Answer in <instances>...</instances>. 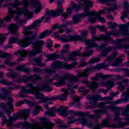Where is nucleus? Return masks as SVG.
Listing matches in <instances>:
<instances>
[{"label": "nucleus", "instance_id": "48", "mask_svg": "<svg viewBox=\"0 0 129 129\" xmlns=\"http://www.w3.org/2000/svg\"><path fill=\"white\" fill-rule=\"evenodd\" d=\"M79 92H82V93H84V94H86L87 92H89V90H86L84 87H82L79 89Z\"/></svg>", "mask_w": 129, "mask_h": 129}, {"label": "nucleus", "instance_id": "46", "mask_svg": "<svg viewBox=\"0 0 129 129\" xmlns=\"http://www.w3.org/2000/svg\"><path fill=\"white\" fill-rule=\"evenodd\" d=\"M10 55L11 54L10 53H7L4 52L3 51H0V57L1 58H5V57H10Z\"/></svg>", "mask_w": 129, "mask_h": 129}, {"label": "nucleus", "instance_id": "4", "mask_svg": "<svg viewBox=\"0 0 129 129\" xmlns=\"http://www.w3.org/2000/svg\"><path fill=\"white\" fill-rule=\"evenodd\" d=\"M1 107L3 109L4 111L8 114L9 116V119H7L6 117H3L2 119L3 123H6L8 126H12L13 125V122H15L17 119H19L20 117L21 118H24V120L27 119L29 114H30V109L24 110L21 111L18 114H14L13 116H10L11 114V111L10 109L6 106L5 103H2L1 104Z\"/></svg>", "mask_w": 129, "mask_h": 129}, {"label": "nucleus", "instance_id": "53", "mask_svg": "<svg viewBox=\"0 0 129 129\" xmlns=\"http://www.w3.org/2000/svg\"><path fill=\"white\" fill-rule=\"evenodd\" d=\"M18 40V38L14 37H11L9 39V42L11 44H14V43H16V41Z\"/></svg>", "mask_w": 129, "mask_h": 129}, {"label": "nucleus", "instance_id": "17", "mask_svg": "<svg viewBox=\"0 0 129 129\" xmlns=\"http://www.w3.org/2000/svg\"><path fill=\"white\" fill-rule=\"evenodd\" d=\"M92 82L89 83L87 80H84L83 83L86 84L87 87H89L92 92H95L97 89V76L91 78Z\"/></svg>", "mask_w": 129, "mask_h": 129}, {"label": "nucleus", "instance_id": "16", "mask_svg": "<svg viewBox=\"0 0 129 129\" xmlns=\"http://www.w3.org/2000/svg\"><path fill=\"white\" fill-rule=\"evenodd\" d=\"M116 56H117V53L116 52H114L112 54H111L110 56H108L106 58L105 61L109 62V64H110V65L112 66H120L121 63L122 62V58L121 57H119L117 59H114ZM113 60L115 61L114 62H112Z\"/></svg>", "mask_w": 129, "mask_h": 129}, {"label": "nucleus", "instance_id": "12", "mask_svg": "<svg viewBox=\"0 0 129 129\" xmlns=\"http://www.w3.org/2000/svg\"><path fill=\"white\" fill-rule=\"evenodd\" d=\"M106 47V44H102L101 46L99 47V50L101 52V54L102 56H103L104 57H105V56H107V54L108 53H110L112 50H115L116 49H122L123 48H124V49H129V45L128 44H121L118 45L116 46H109L107 48H105Z\"/></svg>", "mask_w": 129, "mask_h": 129}, {"label": "nucleus", "instance_id": "62", "mask_svg": "<svg viewBox=\"0 0 129 129\" xmlns=\"http://www.w3.org/2000/svg\"><path fill=\"white\" fill-rule=\"evenodd\" d=\"M52 41L49 40L46 44L47 48H50L52 47Z\"/></svg>", "mask_w": 129, "mask_h": 129}, {"label": "nucleus", "instance_id": "64", "mask_svg": "<svg viewBox=\"0 0 129 129\" xmlns=\"http://www.w3.org/2000/svg\"><path fill=\"white\" fill-rule=\"evenodd\" d=\"M124 8L128 10L129 9V3L128 2H124Z\"/></svg>", "mask_w": 129, "mask_h": 129}, {"label": "nucleus", "instance_id": "27", "mask_svg": "<svg viewBox=\"0 0 129 129\" xmlns=\"http://www.w3.org/2000/svg\"><path fill=\"white\" fill-rule=\"evenodd\" d=\"M19 29V25L18 24H10L8 26V30L11 33V34H14L15 36L18 35V29Z\"/></svg>", "mask_w": 129, "mask_h": 129}, {"label": "nucleus", "instance_id": "7", "mask_svg": "<svg viewBox=\"0 0 129 129\" xmlns=\"http://www.w3.org/2000/svg\"><path fill=\"white\" fill-rule=\"evenodd\" d=\"M22 126L26 128L31 129H52L54 124L48 122L46 118L41 119V121L39 123L34 124L29 123L28 121H25L21 123Z\"/></svg>", "mask_w": 129, "mask_h": 129}, {"label": "nucleus", "instance_id": "11", "mask_svg": "<svg viewBox=\"0 0 129 129\" xmlns=\"http://www.w3.org/2000/svg\"><path fill=\"white\" fill-rule=\"evenodd\" d=\"M96 29H97V26L89 27V30L92 34V39L85 41V43L87 45L86 50H90L91 48H96L97 47V44L94 43V42L97 41V37L94 35L96 34Z\"/></svg>", "mask_w": 129, "mask_h": 129}, {"label": "nucleus", "instance_id": "9", "mask_svg": "<svg viewBox=\"0 0 129 129\" xmlns=\"http://www.w3.org/2000/svg\"><path fill=\"white\" fill-rule=\"evenodd\" d=\"M13 8H16V11L19 15L24 14V16H29L32 13L28 11L27 8L29 6V1L23 0L22 2H19V0H15L14 4H10Z\"/></svg>", "mask_w": 129, "mask_h": 129}, {"label": "nucleus", "instance_id": "8", "mask_svg": "<svg viewBox=\"0 0 129 129\" xmlns=\"http://www.w3.org/2000/svg\"><path fill=\"white\" fill-rule=\"evenodd\" d=\"M78 78H80V77H78V74L77 76H75L73 75H70V73H68L66 74L65 76L61 77L59 79V81L56 83L55 85H56V86H62V85H64V84H65L66 80H67V79H69L68 87H70V88H72V89H74L75 88L76 89L78 88V85H72L71 84H73L75 82H77Z\"/></svg>", "mask_w": 129, "mask_h": 129}, {"label": "nucleus", "instance_id": "44", "mask_svg": "<svg viewBox=\"0 0 129 129\" xmlns=\"http://www.w3.org/2000/svg\"><path fill=\"white\" fill-rule=\"evenodd\" d=\"M19 16H21V14L19 15V13H18V14H17V16H16V17L15 19V21L20 22V23L21 24V25H22V24H25V23H26V22H27V20H21V19H20V18H19Z\"/></svg>", "mask_w": 129, "mask_h": 129}, {"label": "nucleus", "instance_id": "34", "mask_svg": "<svg viewBox=\"0 0 129 129\" xmlns=\"http://www.w3.org/2000/svg\"><path fill=\"white\" fill-rule=\"evenodd\" d=\"M115 0H99V2L100 4H104V5H107L109 7L113 6V4L110 3L111 2H114Z\"/></svg>", "mask_w": 129, "mask_h": 129}, {"label": "nucleus", "instance_id": "18", "mask_svg": "<svg viewBox=\"0 0 129 129\" xmlns=\"http://www.w3.org/2000/svg\"><path fill=\"white\" fill-rule=\"evenodd\" d=\"M60 41H62V42H64L66 43H67L68 42H70L71 41H84L83 37H81L79 35H62L61 37L60 38Z\"/></svg>", "mask_w": 129, "mask_h": 129}, {"label": "nucleus", "instance_id": "25", "mask_svg": "<svg viewBox=\"0 0 129 129\" xmlns=\"http://www.w3.org/2000/svg\"><path fill=\"white\" fill-rule=\"evenodd\" d=\"M30 4L34 7H36V9L35 10V13L37 14L39 13L41 10H42V6L41 4H39V1L38 0H30Z\"/></svg>", "mask_w": 129, "mask_h": 129}, {"label": "nucleus", "instance_id": "14", "mask_svg": "<svg viewBox=\"0 0 129 129\" xmlns=\"http://www.w3.org/2000/svg\"><path fill=\"white\" fill-rule=\"evenodd\" d=\"M63 3L64 0H58V9L50 12L47 11L46 13L47 16H50V17H53L54 18H55L56 17H58V16H59V15H61V14H62V13H63V11H64V9H63V8L62 7V4H63Z\"/></svg>", "mask_w": 129, "mask_h": 129}, {"label": "nucleus", "instance_id": "42", "mask_svg": "<svg viewBox=\"0 0 129 129\" xmlns=\"http://www.w3.org/2000/svg\"><path fill=\"white\" fill-rule=\"evenodd\" d=\"M0 83H2V84H5V85H8V86H10L13 84L12 82H11L6 79H3L1 81H0Z\"/></svg>", "mask_w": 129, "mask_h": 129}, {"label": "nucleus", "instance_id": "5", "mask_svg": "<svg viewBox=\"0 0 129 129\" xmlns=\"http://www.w3.org/2000/svg\"><path fill=\"white\" fill-rule=\"evenodd\" d=\"M1 107L3 109L4 111L8 114L9 116V119H7L6 117H3L2 119L3 123H6L8 126H12L13 125V122H15L17 119H19L20 117L21 118H24V120L27 119L29 114H30V109L24 110L21 111L18 114H14L13 116H10L11 114V111L10 109L6 106L5 103H2L1 104Z\"/></svg>", "mask_w": 129, "mask_h": 129}, {"label": "nucleus", "instance_id": "32", "mask_svg": "<svg viewBox=\"0 0 129 129\" xmlns=\"http://www.w3.org/2000/svg\"><path fill=\"white\" fill-rule=\"evenodd\" d=\"M26 79L32 81L33 83H36V80H41L42 77L38 75L30 76L26 78Z\"/></svg>", "mask_w": 129, "mask_h": 129}, {"label": "nucleus", "instance_id": "6", "mask_svg": "<svg viewBox=\"0 0 129 129\" xmlns=\"http://www.w3.org/2000/svg\"><path fill=\"white\" fill-rule=\"evenodd\" d=\"M90 9H84V13L76 14L73 17V21L74 23L76 25L78 23H80L81 21V18L83 19L85 18V17H89V22L91 24H94L97 20V12L94 11L89 12Z\"/></svg>", "mask_w": 129, "mask_h": 129}, {"label": "nucleus", "instance_id": "37", "mask_svg": "<svg viewBox=\"0 0 129 129\" xmlns=\"http://www.w3.org/2000/svg\"><path fill=\"white\" fill-rule=\"evenodd\" d=\"M58 78H59V81H60V78H61V77L59 78V75H55L54 77H53V78L50 79L48 81H46V83L44 84V85H48L50 84V83L52 82V81H53L54 80H56V79H58Z\"/></svg>", "mask_w": 129, "mask_h": 129}, {"label": "nucleus", "instance_id": "22", "mask_svg": "<svg viewBox=\"0 0 129 129\" xmlns=\"http://www.w3.org/2000/svg\"><path fill=\"white\" fill-rule=\"evenodd\" d=\"M15 14H16V11L13 10L12 8H9L8 15L4 18L3 20L0 19L1 21H3V23L0 22L1 26L4 24V22H6V23H9V22H11V18H14Z\"/></svg>", "mask_w": 129, "mask_h": 129}, {"label": "nucleus", "instance_id": "36", "mask_svg": "<svg viewBox=\"0 0 129 129\" xmlns=\"http://www.w3.org/2000/svg\"><path fill=\"white\" fill-rule=\"evenodd\" d=\"M27 103H28L29 105H30V106H35L36 108L38 109V110H42V107L37 106V104H36L35 102L27 101Z\"/></svg>", "mask_w": 129, "mask_h": 129}, {"label": "nucleus", "instance_id": "10", "mask_svg": "<svg viewBox=\"0 0 129 129\" xmlns=\"http://www.w3.org/2000/svg\"><path fill=\"white\" fill-rule=\"evenodd\" d=\"M76 65H77V62H76V61H74V63L70 64L65 63L62 61H57L56 62L52 63L51 68L47 69L46 71L48 74H53V73H55L56 71H57V69L66 68V69L70 70V69H72Z\"/></svg>", "mask_w": 129, "mask_h": 129}, {"label": "nucleus", "instance_id": "1", "mask_svg": "<svg viewBox=\"0 0 129 129\" xmlns=\"http://www.w3.org/2000/svg\"><path fill=\"white\" fill-rule=\"evenodd\" d=\"M44 19L45 16H43L42 17L41 20L35 21L28 28H25L24 29L23 32L24 35L27 37L32 36L31 37H25L23 40L18 41V44H19L22 48H26V47H28L30 44H32L33 50L29 51V55H30V56H36L37 54H39L42 52L41 47L42 46V45L44 44V41L43 40H39L36 42H32L31 41L36 39V37H37V32L30 31L28 30L30 29H35V28L38 27V25L40 23H42Z\"/></svg>", "mask_w": 129, "mask_h": 129}, {"label": "nucleus", "instance_id": "28", "mask_svg": "<svg viewBox=\"0 0 129 129\" xmlns=\"http://www.w3.org/2000/svg\"><path fill=\"white\" fill-rule=\"evenodd\" d=\"M90 104L91 107L87 106L90 108H95L97 106V95H95L91 97Z\"/></svg>", "mask_w": 129, "mask_h": 129}, {"label": "nucleus", "instance_id": "30", "mask_svg": "<svg viewBox=\"0 0 129 129\" xmlns=\"http://www.w3.org/2000/svg\"><path fill=\"white\" fill-rule=\"evenodd\" d=\"M110 35H116V33L114 32H111V33H108L105 35L101 34L100 38H97V41H100V40H104V41H107L108 38L110 37Z\"/></svg>", "mask_w": 129, "mask_h": 129}, {"label": "nucleus", "instance_id": "54", "mask_svg": "<svg viewBox=\"0 0 129 129\" xmlns=\"http://www.w3.org/2000/svg\"><path fill=\"white\" fill-rule=\"evenodd\" d=\"M112 99H113V98L111 97H105L103 98L102 100H108V102H107L106 103H111V102H110V101L112 100Z\"/></svg>", "mask_w": 129, "mask_h": 129}, {"label": "nucleus", "instance_id": "40", "mask_svg": "<svg viewBox=\"0 0 129 129\" xmlns=\"http://www.w3.org/2000/svg\"><path fill=\"white\" fill-rule=\"evenodd\" d=\"M69 90H70L71 93H72V94H75V91L73 90V89H72L70 87H68V89H67L66 90H65V89H61V91H65L66 94H69V93L68 92Z\"/></svg>", "mask_w": 129, "mask_h": 129}, {"label": "nucleus", "instance_id": "63", "mask_svg": "<svg viewBox=\"0 0 129 129\" xmlns=\"http://www.w3.org/2000/svg\"><path fill=\"white\" fill-rule=\"evenodd\" d=\"M107 18L110 20V21H113L114 20V18H113V16L111 15V14H108L107 15Z\"/></svg>", "mask_w": 129, "mask_h": 129}, {"label": "nucleus", "instance_id": "41", "mask_svg": "<svg viewBox=\"0 0 129 129\" xmlns=\"http://www.w3.org/2000/svg\"><path fill=\"white\" fill-rule=\"evenodd\" d=\"M18 54H20L22 58H24V57H26V56H27L28 52H27L25 50H20L18 51V53H15L16 55H18Z\"/></svg>", "mask_w": 129, "mask_h": 129}, {"label": "nucleus", "instance_id": "13", "mask_svg": "<svg viewBox=\"0 0 129 129\" xmlns=\"http://www.w3.org/2000/svg\"><path fill=\"white\" fill-rule=\"evenodd\" d=\"M93 54V50H86L83 53H81V51L80 50H78L76 52H71L70 55L69 57L67 59H64V61H75V60H77V58H76V56H79L80 57H89L91 56Z\"/></svg>", "mask_w": 129, "mask_h": 129}, {"label": "nucleus", "instance_id": "43", "mask_svg": "<svg viewBox=\"0 0 129 129\" xmlns=\"http://www.w3.org/2000/svg\"><path fill=\"white\" fill-rule=\"evenodd\" d=\"M72 9L75 10V11H79L80 10V6L78 5H76L74 2H72Z\"/></svg>", "mask_w": 129, "mask_h": 129}, {"label": "nucleus", "instance_id": "47", "mask_svg": "<svg viewBox=\"0 0 129 129\" xmlns=\"http://www.w3.org/2000/svg\"><path fill=\"white\" fill-rule=\"evenodd\" d=\"M73 25V22L72 21H67L65 23L61 25V28H66L67 26Z\"/></svg>", "mask_w": 129, "mask_h": 129}, {"label": "nucleus", "instance_id": "15", "mask_svg": "<svg viewBox=\"0 0 129 129\" xmlns=\"http://www.w3.org/2000/svg\"><path fill=\"white\" fill-rule=\"evenodd\" d=\"M67 107H66L60 106V108L57 109H56L55 107H53L51 109H49L48 112H46L45 114H48L49 116H55V112H59L60 115H62L65 117L67 114Z\"/></svg>", "mask_w": 129, "mask_h": 129}, {"label": "nucleus", "instance_id": "19", "mask_svg": "<svg viewBox=\"0 0 129 129\" xmlns=\"http://www.w3.org/2000/svg\"><path fill=\"white\" fill-rule=\"evenodd\" d=\"M62 92H64V93L62 94L61 96L59 97V98H58V97H47L39 101V103H42V102H47L48 103L52 104L51 101H54V100H56V99H58V98L59 99V100H66V97H67L68 94H66L65 91H62Z\"/></svg>", "mask_w": 129, "mask_h": 129}, {"label": "nucleus", "instance_id": "58", "mask_svg": "<svg viewBox=\"0 0 129 129\" xmlns=\"http://www.w3.org/2000/svg\"><path fill=\"white\" fill-rule=\"evenodd\" d=\"M24 68L25 67L24 66L20 65L16 68V70H18V71H24Z\"/></svg>", "mask_w": 129, "mask_h": 129}, {"label": "nucleus", "instance_id": "57", "mask_svg": "<svg viewBox=\"0 0 129 129\" xmlns=\"http://www.w3.org/2000/svg\"><path fill=\"white\" fill-rule=\"evenodd\" d=\"M96 62H97V58L95 57H93L91 58L90 61H89V64H94Z\"/></svg>", "mask_w": 129, "mask_h": 129}, {"label": "nucleus", "instance_id": "50", "mask_svg": "<svg viewBox=\"0 0 129 129\" xmlns=\"http://www.w3.org/2000/svg\"><path fill=\"white\" fill-rule=\"evenodd\" d=\"M117 84H119V87H118L119 90H120V91H123L125 87H124V86L122 85V83L117 82Z\"/></svg>", "mask_w": 129, "mask_h": 129}, {"label": "nucleus", "instance_id": "3", "mask_svg": "<svg viewBox=\"0 0 129 129\" xmlns=\"http://www.w3.org/2000/svg\"><path fill=\"white\" fill-rule=\"evenodd\" d=\"M106 108L108 109H110L112 111H114V116L115 117L114 118V120H118L119 122L118 124H112L109 125V122L110 120L109 117H108L106 119L103 120L102 124H98L97 125V129H100L101 127H119L121 128L123 127V126H125L126 125V123L124 122H120L121 121V118L119 117V113L120 109L121 108H119L118 107L115 106L114 105H110L109 106H107Z\"/></svg>", "mask_w": 129, "mask_h": 129}, {"label": "nucleus", "instance_id": "59", "mask_svg": "<svg viewBox=\"0 0 129 129\" xmlns=\"http://www.w3.org/2000/svg\"><path fill=\"white\" fill-rule=\"evenodd\" d=\"M8 74L11 78H16V77H18V74L16 73L12 74L11 73H9Z\"/></svg>", "mask_w": 129, "mask_h": 129}, {"label": "nucleus", "instance_id": "49", "mask_svg": "<svg viewBox=\"0 0 129 129\" xmlns=\"http://www.w3.org/2000/svg\"><path fill=\"white\" fill-rule=\"evenodd\" d=\"M6 40V37L2 33L0 34V45L4 43V41Z\"/></svg>", "mask_w": 129, "mask_h": 129}, {"label": "nucleus", "instance_id": "55", "mask_svg": "<svg viewBox=\"0 0 129 129\" xmlns=\"http://www.w3.org/2000/svg\"><path fill=\"white\" fill-rule=\"evenodd\" d=\"M111 77H112V76H111V75H103L102 79H103V80H106V79H108L109 78H111Z\"/></svg>", "mask_w": 129, "mask_h": 129}, {"label": "nucleus", "instance_id": "23", "mask_svg": "<svg viewBox=\"0 0 129 129\" xmlns=\"http://www.w3.org/2000/svg\"><path fill=\"white\" fill-rule=\"evenodd\" d=\"M116 79H112L111 80H108L106 82L103 83V85H105L107 87V89L105 90L106 92H108V91L115 85L114 82H115Z\"/></svg>", "mask_w": 129, "mask_h": 129}, {"label": "nucleus", "instance_id": "38", "mask_svg": "<svg viewBox=\"0 0 129 129\" xmlns=\"http://www.w3.org/2000/svg\"><path fill=\"white\" fill-rule=\"evenodd\" d=\"M34 62H35L38 66H44L45 63H41V61H42V57H39L37 58H33Z\"/></svg>", "mask_w": 129, "mask_h": 129}, {"label": "nucleus", "instance_id": "2", "mask_svg": "<svg viewBox=\"0 0 129 129\" xmlns=\"http://www.w3.org/2000/svg\"><path fill=\"white\" fill-rule=\"evenodd\" d=\"M26 86L29 88V90H26V88L24 87L20 92V95L22 98L24 97L25 94L27 93H31L32 92L33 94L35 95L36 99H40L44 97V95L39 93L42 90H46V91H51L52 87L49 86L48 85H42L41 84H37L36 87H34L33 84H28Z\"/></svg>", "mask_w": 129, "mask_h": 129}, {"label": "nucleus", "instance_id": "33", "mask_svg": "<svg viewBox=\"0 0 129 129\" xmlns=\"http://www.w3.org/2000/svg\"><path fill=\"white\" fill-rule=\"evenodd\" d=\"M52 34V31L51 30H45L44 32H42L39 35L38 39H41L45 38V36H48Z\"/></svg>", "mask_w": 129, "mask_h": 129}, {"label": "nucleus", "instance_id": "21", "mask_svg": "<svg viewBox=\"0 0 129 129\" xmlns=\"http://www.w3.org/2000/svg\"><path fill=\"white\" fill-rule=\"evenodd\" d=\"M97 69V66L95 67H90L87 69H86L85 70H84L83 72L80 73L78 74V77H88V76L92 71H95Z\"/></svg>", "mask_w": 129, "mask_h": 129}, {"label": "nucleus", "instance_id": "39", "mask_svg": "<svg viewBox=\"0 0 129 129\" xmlns=\"http://www.w3.org/2000/svg\"><path fill=\"white\" fill-rule=\"evenodd\" d=\"M108 25L109 26V28L111 29V30H113L115 31V30H116V27H117V24L114 22H108Z\"/></svg>", "mask_w": 129, "mask_h": 129}, {"label": "nucleus", "instance_id": "20", "mask_svg": "<svg viewBox=\"0 0 129 129\" xmlns=\"http://www.w3.org/2000/svg\"><path fill=\"white\" fill-rule=\"evenodd\" d=\"M69 53V49H63L60 52V55L57 54H50L46 55L48 60H56L57 58L58 59H64V54Z\"/></svg>", "mask_w": 129, "mask_h": 129}, {"label": "nucleus", "instance_id": "24", "mask_svg": "<svg viewBox=\"0 0 129 129\" xmlns=\"http://www.w3.org/2000/svg\"><path fill=\"white\" fill-rule=\"evenodd\" d=\"M119 28L122 31V33L124 36H128V28H129V23H127L126 25L119 24L118 26Z\"/></svg>", "mask_w": 129, "mask_h": 129}, {"label": "nucleus", "instance_id": "52", "mask_svg": "<svg viewBox=\"0 0 129 129\" xmlns=\"http://www.w3.org/2000/svg\"><path fill=\"white\" fill-rule=\"evenodd\" d=\"M97 20L99 21V22H100L101 23H106V20H105V18L102 17H97Z\"/></svg>", "mask_w": 129, "mask_h": 129}, {"label": "nucleus", "instance_id": "29", "mask_svg": "<svg viewBox=\"0 0 129 129\" xmlns=\"http://www.w3.org/2000/svg\"><path fill=\"white\" fill-rule=\"evenodd\" d=\"M2 91L3 92V94L2 95L0 93V98H2L3 100H6L7 99V98L10 94H11V92L9 89H5V88H3L1 89Z\"/></svg>", "mask_w": 129, "mask_h": 129}, {"label": "nucleus", "instance_id": "61", "mask_svg": "<svg viewBox=\"0 0 129 129\" xmlns=\"http://www.w3.org/2000/svg\"><path fill=\"white\" fill-rule=\"evenodd\" d=\"M97 28L99 29L100 31H105V27H104V26L102 25H98L97 26Z\"/></svg>", "mask_w": 129, "mask_h": 129}, {"label": "nucleus", "instance_id": "51", "mask_svg": "<svg viewBox=\"0 0 129 129\" xmlns=\"http://www.w3.org/2000/svg\"><path fill=\"white\" fill-rule=\"evenodd\" d=\"M81 123H82L83 126L86 125L87 124V122H88V120L86 118H81L80 119Z\"/></svg>", "mask_w": 129, "mask_h": 129}, {"label": "nucleus", "instance_id": "35", "mask_svg": "<svg viewBox=\"0 0 129 129\" xmlns=\"http://www.w3.org/2000/svg\"><path fill=\"white\" fill-rule=\"evenodd\" d=\"M69 113H70L71 115H72V117H74V116H81L82 115V113L81 112L78 111H70Z\"/></svg>", "mask_w": 129, "mask_h": 129}, {"label": "nucleus", "instance_id": "60", "mask_svg": "<svg viewBox=\"0 0 129 129\" xmlns=\"http://www.w3.org/2000/svg\"><path fill=\"white\" fill-rule=\"evenodd\" d=\"M88 34V31L86 30H83L82 31V36H83V37H86V36H87Z\"/></svg>", "mask_w": 129, "mask_h": 129}, {"label": "nucleus", "instance_id": "26", "mask_svg": "<svg viewBox=\"0 0 129 129\" xmlns=\"http://www.w3.org/2000/svg\"><path fill=\"white\" fill-rule=\"evenodd\" d=\"M73 100L74 102H72L70 103V105L71 106H75L76 107H80V99L77 96H73L72 97Z\"/></svg>", "mask_w": 129, "mask_h": 129}, {"label": "nucleus", "instance_id": "56", "mask_svg": "<svg viewBox=\"0 0 129 129\" xmlns=\"http://www.w3.org/2000/svg\"><path fill=\"white\" fill-rule=\"evenodd\" d=\"M127 12L126 11H123L122 12V16L121 17V19L124 21V18H126L127 17Z\"/></svg>", "mask_w": 129, "mask_h": 129}, {"label": "nucleus", "instance_id": "31", "mask_svg": "<svg viewBox=\"0 0 129 129\" xmlns=\"http://www.w3.org/2000/svg\"><path fill=\"white\" fill-rule=\"evenodd\" d=\"M93 111L95 112V115H91L90 113H84L83 112H81L82 115L81 116H88V117H90V118H93L94 119H96L97 118V110H94Z\"/></svg>", "mask_w": 129, "mask_h": 129}, {"label": "nucleus", "instance_id": "45", "mask_svg": "<svg viewBox=\"0 0 129 129\" xmlns=\"http://www.w3.org/2000/svg\"><path fill=\"white\" fill-rule=\"evenodd\" d=\"M108 65L102 63L98 64L97 69H103L104 68H107Z\"/></svg>", "mask_w": 129, "mask_h": 129}]
</instances>
